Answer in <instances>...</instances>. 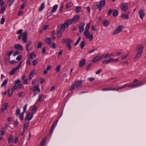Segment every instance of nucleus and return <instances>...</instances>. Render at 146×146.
I'll list each match as a JSON object with an SVG mask.
<instances>
[{
  "label": "nucleus",
  "mask_w": 146,
  "mask_h": 146,
  "mask_svg": "<svg viewBox=\"0 0 146 146\" xmlns=\"http://www.w3.org/2000/svg\"><path fill=\"white\" fill-rule=\"evenodd\" d=\"M36 74V72L35 70H33L31 72L29 76V80H31Z\"/></svg>",
  "instance_id": "obj_12"
},
{
  "label": "nucleus",
  "mask_w": 146,
  "mask_h": 146,
  "mask_svg": "<svg viewBox=\"0 0 146 146\" xmlns=\"http://www.w3.org/2000/svg\"><path fill=\"white\" fill-rule=\"evenodd\" d=\"M84 35L86 36L87 38H89L90 40L93 39V36L92 35H90L88 31H85L84 33Z\"/></svg>",
  "instance_id": "obj_8"
},
{
  "label": "nucleus",
  "mask_w": 146,
  "mask_h": 146,
  "mask_svg": "<svg viewBox=\"0 0 146 146\" xmlns=\"http://www.w3.org/2000/svg\"><path fill=\"white\" fill-rule=\"evenodd\" d=\"M22 36V39L24 42H26L27 41V31H25L23 33L22 35H20L19 36L18 38L20 40L21 39Z\"/></svg>",
  "instance_id": "obj_3"
},
{
  "label": "nucleus",
  "mask_w": 146,
  "mask_h": 146,
  "mask_svg": "<svg viewBox=\"0 0 146 146\" xmlns=\"http://www.w3.org/2000/svg\"><path fill=\"white\" fill-rule=\"evenodd\" d=\"M112 87H107L102 89L103 91H106L110 90L112 91Z\"/></svg>",
  "instance_id": "obj_30"
},
{
  "label": "nucleus",
  "mask_w": 146,
  "mask_h": 146,
  "mask_svg": "<svg viewBox=\"0 0 146 146\" xmlns=\"http://www.w3.org/2000/svg\"><path fill=\"white\" fill-rule=\"evenodd\" d=\"M72 23V20L69 19L66 21L64 24L66 27H68V26L70 25Z\"/></svg>",
  "instance_id": "obj_20"
},
{
  "label": "nucleus",
  "mask_w": 146,
  "mask_h": 146,
  "mask_svg": "<svg viewBox=\"0 0 146 146\" xmlns=\"http://www.w3.org/2000/svg\"><path fill=\"white\" fill-rule=\"evenodd\" d=\"M109 22L107 20H104L103 22V24L105 26L107 27L109 25Z\"/></svg>",
  "instance_id": "obj_39"
},
{
  "label": "nucleus",
  "mask_w": 146,
  "mask_h": 146,
  "mask_svg": "<svg viewBox=\"0 0 146 146\" xmlns=\"http://www.w3.org/2000/svg\"><path fill=\"white\" fill-rule=\"evenodd\" d=\"M58 121V119H56L53 122L51 127V129L50 131V135H51L52 134L55 127L57 124Z\"/></svg>",
  "instance_id": "obj_5"
},
{
  "label": "nucleus",
  "mask_w": 146,
  "mask_h": 146,
  "mask_svg": "<svg viewBox=\"0 0 146 146\" xmlns=\"http://www.w3.org/2000/svg\"><path fill=\"white\" fill-rule=\"evenodd\" d=\"M86 44L85 42L84 41H82L80 44V46L81 49H83L84 47L85 46Z\"/></svg>",
  "instance_id": "obj_35"
},
{
  "label": "nucleus",
  "mask_w": 146,
  "mask_h": 146,
  "mask_svg": "<svg viewBox=\"0 0 146 146\" xmlns=\"http://www.w3.org/2000/svg\"><path fill=\"white\" fill-rule=\"evenodd\" d=\"M44 96L42 95H39L38 100L39 102H41L43 100Z\"/></svg>",
  "instance_id": "obj_32"
},
{
  "label": "nucleus",
  "mask_w": 146,
  "mask_h": 146,
  "mask_svg": "<svg viewBox=\"0 0 146 146\" xmlns=\"http://www.w3.org/2000/svg\"><path fill=\"white\" fill-rule=\"evenodd\" d=\"M60 65H58L56 67V71L58 72L60 71Z\"/></svg>",
  "instance_id": "obj_53"
},
{
  "label": "nucleus",
  "mask_w": 146,
  "mask_h": 146,
  "mask_svg": "<svg viewBox=\"0 0 146 146\" xmlns=\"http://www.w3.org/2000/svg\"><path fill=\"white\" fill-rule=\"evenodd\" d=\"M90 24L89 23L87 24L86 27H85V31H88V30L90 28Z\"/></svg>",
  "instance_id": "obj_46"
},
{
  "label": "nucleus",
  "mask_w": 146,
  "mask_h": 146,
  "mask_svg": "<svg viewBox=\"0 0 146 146\" xmlns=\"http://www.w3.org/2000/svg\"><path fill=\"white\" fill-rule=\"evenodd\" d=\"M122 17L125 19H128L129 18V15L127 14H123L122 15Z\"/></svg>",
  "instance_id": "obj_45"
},
{
  "label": "nucleus",
  "mask_w": 146,
  "mask_h": 146,
  "mask_svg": "<svg viewBox=\"0 0 146 146\" xmlns=\"http://www.w3.org/2000/svg\"><path fill=\"white\" fill-rule=\"evenodd\" d=\"M38 63V61H37L36 60H33V62H32V64H33V66H35V65L37 63Z\"/></svg>",
  "instance_id": "obj_62"
},
{
  "label": "nucleus",
  "mask_w": 146,
  "mask_h": 146,
  "mask_svg": "<svg viewBox=\"0 0 146 146\" xmlns=\"http://www.w3.org/2000/svg\"><path fill=\"white\" fill-rule=\"evenodd\" d=\"M81 38L80 37L78 38V39L76 41V43H75V44H74L75 46H76L79 43V42L81 40Z\"/></svg>",
  "instance_id": "obj_57"
},
{
  "label": "nucleus",
  "mask_w": 146,
  "mask_h": 146,
  "mask_svg": "<svg viewBox=\"0 0 146 146\" xmlns=\"http://www.w3.org/2000/svg\"><path fill=\"white\" fill-rule=\"evenodd\" d=\"M144 48V46H142L141 45H138L137 47V50L138 51V52H141V53H142L143 49Z\"/></svg>",
  "instance_id": "obj_17"
},
{
  "label": "nucleus",
  "mask_w": 146,
  "mask_h": 146,
  "mask_svg": "<svg viewBox=\"0 0 146 146\" xmlns=\"http://www.w3.org/2000/svg\"><path fill=\"white\" fill-rule=\"evenodd\" d=\"M144 83V82L143 81H141L137 83L136 84V86H140Z\"/></svg>",
  "instance_id": "obj_49"
},
{
  "label": "nucleus",
  "mask_w": 146,
  "mask_h": 146,
  "mask_svg": "<svg viewBox=\"0 0 146 146\" xmlns=\"http://www.w3.org/2000/svg\"><path fill=\"white\" fill-rule=\"evenodd\" d=\"M13 90L12 88H11L10 89H9L8 90V94L9 97L11 96Z\"/></svg>",
  "instance_id": "obj_29"
},
{
  "label": "nucleus",
  "mask_w": 146,
  "mask_h": 146,
  "mask_svg": "<svg viewBox=\"0 0 146 146\" xmlns=\"http://www.w3.org/2000/svg\"><path fill=\"white\" fill-rule=\"evenodd\" d=\"M14 138L12 135H10L8 139V142L10 143H11L13 140Z\"/></svg>",
  "instance_id": "obj_33"
},
{
  "label": "nucleus",
  "mask_w": 146,
  "mask_h": 146,
  "mask_svg": "<svg viewBox=\"0 0 146 146\" xmlns=\"http://www.w3.org/2000/svg\"><path fill=\"white\" fill-rule=\"evenodd\" d=\"M123 27V26L121 25L118 26L117 28L113 32V35H115L121 32L122 31Z\"/></svg>",
  "instance_id": "obj_7"
},
{
  "label": "nucleus",
  "mask_w": 146,
  "mask_h": 146,
  "mask_svg": "<svg viewBox=\"0 0 146 146\" xmlns=\"http://www.w3.org/2000/svg\"><path fill=\"white\" fill-rule=\"evenodd\" d=\"M118 11L115 9H113V15L114 17H116L118 14Z\"/></svg>",
  "instance_id": "obj_25"
},
{
  "label": "nucleus",
  "mask_w": 146,
  "mask_h": 146,
  "mask_svg": "<svg viewBox=\"0 0 146 146\" xmlns=\"http://www.w3.org/2000/svg\"><path fill=\"white\" fill-rule=\"evenodd\" d=\"M102 58V56H98L94 57L92 59V61L93 62H95L101 60Z\"/></svg>",
  "instance_id": "obj_10"
},
{
  "label": "nucleus",
  "mask_w": 146,
  "mask_h": 146,
  "mask_svg": "<svg viewBox=\"0 0 146 146\" xmlns=\"http://www.w3.org/2000/svg\"><path fill=\"white\" fill-rule=\"evenodd\" d=\"M86 61V60L84 59H82L79 62V67H81L83 66L85 64Z\"/></svg>",
  "instance_id": "obj_19"
},
{
  "label": "nucleus",
  "mask_w": 146,
  "mask_h": 146,
  "mask_svg": "<svg viewBox=\"0 0 146 146\" xmlns=\"http://www.w3.org/2000/svg\"><path fill=\"white\" fill-rule=\"evenodd\" d=\"M8 105L9 104L7 103H5L3 104L2 106L3 108H1L0 109V111L1 113H3L6 110Z\"/></svg>",
  "instance_id": "obj_9"
},
{
  "label": "nucleus",
  "mask_w": 146,
  "mask_h": 146,
  "mask_svg": "<svg viewBox=\"0 0 146 146\" xmlns=\"http://www.w3.org/2000/svg\"><path fill=\"white\" fill-rule=\"evenodd\" d=\"M19 69V68L17 66L12 68V70L10 72V74L11 75L14 74Z\"/></svg>",
  "instance_id": "obj_14"
},
{
  "label": "nucleus",
  "mask_w": 146,
  "mask_h": 146,
  "mask_svg": "<svg viewBox=\"0 0 146 146\" xmlns=\"http://www.w3.org/2000/svg\"><path fill=\"white\" fill-rule=\"evenodd\" d=\"M120 7L121 10L126 11L128 8V4L127 3H122L120 5Z\"/></svg>",
  "instance_id": "obj_4"
},
{
  "label": "nucleus",
  "mask_w": 146,
  "mask_h": 146,
  "mask_svg": "<svg viewBox=\"0 0 146 146\" xmlns=\"http://www.w3.org/2000/svg\"><path fill=\"white\" fill-rule=\"evenodd\" d=\"M34 113L33 112L28 113L25 118V120L30 121L33 117Z\"/></svg>",
  "instance_id": "obj_6"
},
{
  "label": "nucleus",
  "mask_w": 146,
  "mask_h": 146,
  "mask_svg": "<svg viewBox=\"0 0 146 146\" xmlns=\"http://www.w3.org/2000/svg\"><path fill=\"white\" fill-rule=\"evenodd\" d=\"M139 14L140 18L142 19H143V17L145 15V14L144 11L142 9H141L139 10Z\"/></svg>",
  "instance_id": "obj_15"
},
{
  "label": "nucleus",
  "mask_w": 146,
  "mask_h": 146,
  "mask_svg": "<svg viewBox=\"0 0 146 146\" xmlns=\"http://www.w3.org/2000/svg\"><path fill=\"white\" fill-rule=\"evenodd\" d=\"M8 80L7 79L5 80L4 82L2 84L1 86V87L4 86L6 85L8 82Z\"/></svg>",
  "instance_id": "obj_37"
},
{
  "label": "nucleus",
  "mask_w": 146,
  "mask_h": 146,
  "mask_svg": "<svg viewBox=\"0 0 146 146\" xmlns=\"http://www.w3.org/2000/svg\"><path fill=\"white\" fill-rule=\"evenodd\" d=\"M58 5H55L52 8V9L51 11V13H55L56 12L58 8Z\"/></svg>",
  "instance_id": "obj_22"
},
{
  "label": "nucleus",
  "mask_w": 146,
  "mask_h": 146,
  "mask_svg": "<svg viewBox=\"0 0 146 146\" xmlns=\"http://www.w3.org/2000/svg\"><path fill=\"white\" fill-rule=\"evenodd\" d=\"M92 65V63H89L88 65L87 66V67L86 70L88 71L89 70V69L91 67V66Z\"/></svg>",
  "instance_id": "obj_52"
},
{
  "label": "nucleus",
  "mask_w": 146,
  "mask_h": 146,
  "mask_svg": "<svg viewBox=\"0 0 146 146\" xmlns=\"http://www.w3.org/2000/svg\"><path fill=\"white\" fill-rule=\"evenodd\" d=\"M45 40L46 42L48 44L50 45L51 44V39L50 38H46L45 39Z\"/></svg>",
  "instance_id": "obj_28"
},
{
  "label": "nucleus",
  "mask_w": 146,
  "mask_h": 146,
  "mask_svg": "<svg viewBox=\"0 0 146 146\" xmlns=\"http://www.w3.org/2000/svg\"><path fill=\"white\" fill-rule=\"evenodd\" d=\"M20 111L19 109H17L16 110L15 115H16L18 117L19 116L20 114Z\"/></svg>",
  "instance_id": "obj_41"
},
{
  "label": "nucleus",
  "mask_w": 146,
  "mask_h": 146,
  "mask_svg": "<svg viewBox=\"0 0 146 146\" xmlns=\"http://www.w3.org/2000/svg\"><path fill=\"white\" fill-rule=\"evenodd\" d=\"M59 26L60 27V29L59 31L62 32L64 31L66 27V26L64 25V24L63 25H59Z\"/></svg>",
  "instance_id": "obj_21"
},
{
  "label": "nucleus",
  "mask_w": 146,
  "mask_h": 146,
  "mask_svg": "<svg viewBox=\"0 0 146 146\" xmlns=\"http://www.w3.org/2000/svg\"><path fill=\"white\" fill-rule=\"evenodd\" d=\"M34 55V53L33 52L31 53L29 55V58L30 59H32L33 58V56Z\"/></svg>",
  "instance_id": "obj_64"
},
{
  "label": "nucleus",
  "mask_w": 146,
  "mask_h": 146,
  "mask_svg": "<svg viewBox=\"0 0 146 146\" xmlns=\"http://www.w3.org/2000/svg\"><path fill=\"white\" fill-rule=\"evenodd\" d=\"M42 43L41 42H39L37 44V47L39 48H40L42 46Z\"/></svg>",
  "instance_id": "obj_50"
},
{
  "label": "nucleus",
  "mask_w": 146,
  "mask_h": 146,
  "mask_svg": "<svg viewBox=\"0 0 146 146\" xmlns=\"http://www.w3.org/2000/svg\"><path fill=\"white\" fill-rule=\"evenodd\" d=\"M15 85H17L20 84L21 82L20 80L18 79L14 81Z\"/></svg>",
  "instance_id": "obj_51"
},
{
  "label": "nucleus",
  "mask_w": 146,
  "mask_h": 146,
  "mask_svg": "<svg viewBox=\"0 0 146 146\" xmlns=\"http://www.w3.org/2000/svg\"><path fill=\"white\" fill-rule=\"evenodd\" d=\"M73 42V40L70 38H67V43L71 44Z\"/></svg>",
  "instance_id": "obj_56"
},
{
  "label": "nucleus",
  "mask_w": 146,
  "mask_h": 146,
  "mask_svg": "<svg viewBox=\"0 0 146 146\" xmlns=\"http://www.w3.org/2000/svg\"><path fill=\"white\" fill-rule=\"evenodd\" d=\"M7 7V6H4L1 7V11L0 12V13H4L5 11V10Z\"/></svg>",
  "instance_id": "obj_34"
},
{
  "label": "nucleus",
  "mask_w": 146,
  "mask_h": 146,
  "mask_svg": "<svg viewBox=\"0 0 146 146\" xmlns=\"http://www.w3.org/2000/svg\"><path fill=\"white\" fill-rule=\"evenodd\" d=\"M45 7V2H43L41 4V5L40 7L38 10L40 11H42L44 9Z\"/></svg>",
  "instance_id": "obj_27"
},
{
  "label": "nucleus",
  "mask_w": 146,
  "mask_h": 146,
  "mask_svg": "<svg viewBox=\"0 0 146 146\" xmlns=\"http://www.w3.org/2000/svg\"><path fill=\"white\" fill-rule=\"evenodd\" d=\"M61 42L62 43H67V38L66 39H63L61 41Z\"/></svg>",
  "instance_id": "obj_55"
},
{
  "label": "nucleus",
  "mask_w": 146,
  "mask_h": 146,
  "mask_svg": "<svg viewBox=\"0 0 146 146\" xmlns=\"http://www.w3.org/2000/svg\"><path fill=\"white\" fill-rule=\"evenodd\" d=\"M85 25L84 23H82L80 24L79 26V31L80 33L82 32L84 30V27Z\"/></svg>",
  "instance_id": "obj_11"
},
{
  "label": "nucleus",
  "mask_w": 146,
  "mask_h": 146,
  "mask_svg": "<svg viewBox=\"0 0 146 146\" xmlns=\"http://www.w3.org/2000/svg\"><path fill=\"white\" fill-rule=\"evenodd\" d=\"M15 48L21 50H23V48L21 44H16L14 46Z\"/></svg>",
  "instance_id": "obj_18"
},
{
  "label": "nucleus",
  "mask_w": 146,
  "mask_h": 146,
  "mask_svg": "<svg viewBox=\"0 0 146 146\" xmlns=\"http://www.w3.org/2000/svg\"><path fill=\"white\" fill-rule=\"evenodd\" d=\"M24 112H22L20 114V119L21 120H23V119L24 116Z\"/></svg>",
  "instance_id": "obj_48"
},
{
  "label": "nucleus",
  "mask_w": 146,
  "mask_h": 146,
  "mask_svg": "<svg viewBox=\"0 0 146 146\" xmlns=\"http://www.w3.org/2000/svg\"><path fill=\"white\" fill-rule=\"evenodd\" d=\"M80 19V16L79 15H77L75 16L72 19V21L73 23H75L78 21Z\"/></svg>",
  "instance_id": "obj_13"
},
{
  "label": "nucleus",
  "mask_w": 146,
  "mask_h": 146,
  "mask_svg": "<svg viewBox=\"0 0 146 146\" xmlns=\"http://www.w3.org/2000/svg\"><path fill=\"white\" fill-rule=\"evenodd\" d=\"M46 141V138H44L40 144V146H44Z\"/></svg>",
  "instance_id": "obj_38"
},
{
  "label": "nucleus",
  "mask_w": 146,
  "mask_h": 146,
  "mask_svg": "<svg viewBox=\"0 0 146 146\" xmlns=\"http://www.w3.org/2000/svg\"><path fill=\"white\" fill-rule=\"evenodd\" d=\"M5 132V129L4 128H3L1 131L0 132V135L2 136L4 135Z\"/></svg>",
  "instance_id": "obj_44"
},
{
  "label": "nucleus",
  "mask_w": 146,
  "mask_h": 146,
  "mask_svg": "<svg viewBox=\"0 0 146 146\" xmlns=\"http://www.w3.org/2000/svg\"><path fill=\"white\" fill-rule=\"evenodd\" d=\"M71 4V3H69L67 4L66 5V9H68V8L71 7L72 6Z\"/></svg>",
  "instance_id": "obj_54"
},
{
  "label": "nucleus",
  "mask_w": 146,
  "mask_h": 146,
  "mask_svg": "<svg viewBox=\"0 0 146 146\" xmlns=\"http://www.w3.org/2000/svg\"><path fill=\"white\" fill-rule=\"evenodd\" d=\"M102 58L103 57L104 59L109 58V53H107L105 54L102 55Z\"/></svg>",
  "instance_id": "obj_36"
},
{
  "label": "nucleus",
  "mask_w": 146,
  "mask_h": 146,
  "mask_svg": "<svg viewBox=\"0 0 146 146\" xmlns=\"http://www.w3.org/2000/svg\"><path fill=\"white\" fill-rule=\"evenodd\" d=\"M27 104H26L25 105L24 108L23 109V111L24 112H25L27 110Z\"/></svg>",
  "instance_id": "obj_61"
},
{
  "label": "nucleus",
  "mask_w": 146,
  "mask_h": 146,
  "mask_svg": "<svg viewBox=\"0 0 146 146\" xmlns=\"http://www.w3.org/2000/svg\"><path fill=\"white\" fill-rule=\"evenodd\" d=\"M113 59L110 58L108 59L105 60H104L102 62V63L106 64L108 63L111 62L113 61Z\"/></svg>",
  "instance_id": "obj_16"
},
{
  "label": "nucleus",
  "mask_w": 146,
  "mask_h": 146,
  "mask_svg": "<svg viewBox=\"0 0 146 146\" xmlns=\"http://www.w3.org/2000/svg\"><path fill=\"white\" fill-rule=\"evenodd\" d=\"M142 55V53L141 52H138L134 59V60H137L138 58L140 57Z\"/></svg>",
  "instance_id": "obj_26"
},
{
  "label": "nucleus",
  "mask_w": 146,
  "mask_h": 146,
  "mask_svg": "<svg viewBox=\"0 0 146 146\" xmlns=\"http://www.w3.org/2000/svg\"><path fill=\"white\" fill-rule=\"evenodd\" d=\"M127 87H129L131 88V85H129L128 84H126L123 86V88H124Z\"/></svg>",
  "instance_id": "obj_58"
},
{
  "label": "nucleus",
  "mask_w": 146,
  "mask_h": 146,
  "mask_svg": "<svg viewBox=\"0 0 146 146\" xmlns=\"http://www.w3.org/2000/svg\"><path fill=\"white\" fill-rule=\"evenodd\" d=\"M83 83L82 80H80L79 81L75 82L71 86L70 90L72 91L76 88L80 87L81 86Z\"/></svg>",
  "instance_id": "obj_1"
},
{
  "label": "nucleus",
  "mask_w": 146,
  "mask_h": 146,
  "mask_svg": "<svg viewBox=\"0 0 146 146\" xmlns=\"http://www.w3.org/2000/svg\"><path fill=\"white\" fill-rule=\"evenodd\" d=\"M5 19L4 17H2L1 19V24H3L5 22Z\"/></svg>",
  "instance_id": "obj_60"
},
{
  "label": "nucleus",
  "mask_w": 146,
  "mask_h": 146,
  "mask_svg": "<svg viewBox=\"0 0 146 146\" xmlns=\"http://www.w3.org/2000/svg\"><path fill=\"white\" fill-rule=\"evenodd\" d=\"M26 0H25V2L23 3V4L21 5V9H23L24 8L25 5H27V3L26 2Z\"/></svg>",
  "instance_id": "obj_42"
},
{
  "label": "nucleus",
  "mask_w": 146,
  "mask_h": 146,
  "mask_svg": "<svg viewBox=\"0 0 146 146\" xmlns=\"http://www.w3.org/2000/svg\"><path fill=\"white\" fill-rule=\"evenodd\" d=\"M31 44H32L31 41L30 40H29L28 41L27 43L26 44V47L27 51L28 52L29 51V47L31 46Z\"/></svg>",
  "instance_id": "obj_23"
},
{
  "label": "nucleus",
  "mask_w": 146,
  "mask_h": 146,
  "mask_svg": "<svg viewBox=\"0 0 146 146\" xmlns=\"http://www.w3.org/2000/svg\"><path fill=\"white\" fill-rule=\"evenodd\" d=\"M66 46L69 50H70L71 49L72 46H71V45L70 44H68L66 45Z\"/></svg>",
  "instance_id": "obj_63"
},
{
  "label": "nucleus",
  "mask_w": 146,
  "mask_h": 146,
  "mask_svg": "<svg viewBox=\"0 0 146 146\" xmlns=\"http://www.w3.org/2000/svg\"><path fill=\"white\" fill-rule=\"evenodd\" d=\"M29 125L28 123H25L24 125V131H25V130L26 129L27 127Z\"/></svg>",
  "instance_id": "obj_47"
},
{
  "label": "nucleus",
  "mask_w": 146,
  "mask_h": 146,
  "mask_svg": "<svg viewBox=\"0 0 146 146\" xmlns=\"http://www.w3.org/2000/svg\"><path fill=\"white\" fill-rule=\"evenodd\" d=\"M81 7L80 6H77L76 7V12L77 13H78L80 12L81 10Z\"/></svg>",
  "instance_id": "obj_40"
},
{
  "label": "nucleus",
  "mask_w": 146,
  "mask_h": 146,
  "mask_svg": "<svg viewBox=\"0 0 146 146\" xmlns=\"http://www.w3.org/2000/svg\"><path fill=\"white\" fill-rule=\"evenodd\" d=\"M106 1L105 0H101L100 2L99 5H96L94 7V9H98L100 11L102 10V7H104L105 5Z\"/></svg>",
  "instance_id": "obj_2"
},
{
  "label": "nucleus",
  "mask_w": 146,
  "mask_h": 146,
  "mask_svg": "<svg viewBox=\"0 0 146 146\" xmlns=\"http://www.w3.org/2000/svg\"><path fill=\"white\" fill-rule=\"evenodd\" d=\"M4 4V2L3 0H0V7L3 6Z\"/></svg>",
  "instance_id": "obj_59"
},
{
  "label": "nucleus",
  "mask_w": 146,
  "mask_h": 146,
  "mask_svg": "<svg viewBox=\"0 0 146 146\" xmlns=\"http://www.w3.org/2000/svg\"><path fill=\"white\" fill-rule=\"evenodd\" d=\"M123 89V86L121 87H116L115 88H113L112 87V91H116V90L118 91L119 90H120V89Z\"/></svg>",
  "instance_id": "obj_31"
},
{
  "label": "nucleus",
  "mask_w": 146,
  "mask_h": 146,
  "mask_svg": "<svg viewBox=\"0 0 146 146\" xmlns=\"http://www.w3.org/2000/svg\"><path fill=\"white\" fill-rule=\"evenodd\" d=\"M33 91L35 92L36 91H37L39 92H40V90L39 87L37 86H35L33 88Z\"/></svg>",
  "instance_id": "obj_24"
},
{
  "label": "nucleus",
  "mask_w": 146,
  "mask_h": 146,
  "mask_svg": "<svg viewBox=\"0 0 146 146\" xmlns=\"http://www.w3.org/2000/svg\"><path fill=\"white\" fill-rule=\"evenodd\" d=\"M62 32L60 31H58L57 32V35L58 37L59 38H61L62 36Z\"/></svg>",
  "instance_id": "obj_43"
}]
</instances>
